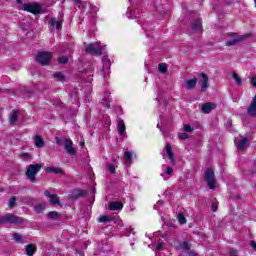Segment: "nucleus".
<instances>
[{
    "label": "nucleus",
    "mask_w": 256,
    "mask_h": 256,
    "mask_svg": "<svg viewBox=\"0 0 256 256\" xmlns=\"http://www.w3.org/2000/svg\"><path fill=\"white\" fill-rule=\"evenodd\" d=\"M200 77L201 91L205 92L209 89V77L205 73L200 74Z\"/></svg>",
    "instance_id": "9d476101"
},
{
    "label": "nucleus",
    "mask_w": 256,
    "mask_h": 256,
    "mask_svg": "<svg viewBox=\"0 0 256 256\" xmlns=\"http://www.w3.org/2000/svg\"><path fill=\"white\" fill-rule=\"evenodd\" d=\"M192 31L193 33H201L203 31L201 19H197L192 23Z\"/></svg>",
    "instance_id": "4468645a"
},
{
    "label": "nucleus",
    "mask_w": 256,
    "mask_h": 256,
    "mask_svg": "<svg viewBox=\"0 0 256 256\" xmlns=\"http://www.w3.org/2000/svg\"><path fill=\"white\" fill-rule=\"evenodd\" d=\"M232 78L234 79L237 85H243V79L240 78L239 74L233 73Z\"/></svg>",
    "instance_id": "7c9ffc66"
},
{
    "label": "nucleus",
    "mask_w": 256,
    "mask_h": 256,
    "mask_svg": "<svg viewBox=\"0 0 256 256\" xmlns=\"http://www.w3.org/2000/svg\"><path fill=\"white\" fill-rule=\"evenodd\" d=\"M45 207H47L46 203H40L34 207L36 213H43L45 211Z\"/></svg>",
    "instance_id": "c85d7f7f"
},
{
    "label": "nucleus",
    "mask_w": 256,
    "mask_h": 256,
    "mask_svg": "<svg viewBox=\"0 0 256 256\" xmlns=\"http://www.w3.org/2000/svg\"><path fill=\"white\" fill-rule=\"evenodd\" d=\"M56 143H57V145H64V142H63V140H61V139H59V138H57L56 139Z\"/></svg>",
    "instance_id": "603ef678"
},
{
    "label": "nucleus",
    "mask_w": 256,
    "mask_h": 256,
    "mask_svg": "<svg viewBox=\"0 0 256 256\" xmlns=\"http://www.w3.org/2000/svg\"><path fill=\"white\" fill-rule=\"evenodd\" d=\"M18 117H19V112L18 111H13L10 115V123L12 125H15L17 123Z\"/></svg>",
    "instance_id": "bb28decb"
},
{
    "label": "nucleus",
    "mask_w": 256,
    "mask_h": 256,
    "mask_svg": "<svg viewBox=\"0 0 256 256\" xmlns=\"http://www.w3.org/2000/svg\"><path fill=\"white\" fill-rule=\"evenodd\" d=\"M157 205H163V201H158L155 207H157Z\"/></svg>",
    "instance_id": "864d4df0"
},
{
    "label": "nucleus",
    "mask_w": 256,
    "mask_h": 256,
    "mask_svg": "<svg viewBox=\"0 0 256 256\" xmlns=\"http://www.w3.org/2000/svg\"><path fill=\"white\" fill-rule=\"evenodd\" d=\"M157 127L159 128V124H157Z\"/></svg>",
    "instance_id": "680f3d73"
},
{
    "label": "nucleus",
    "mask_w": 256,
    "mask_h": 256,
    "mask_svg": "<svg viewBox=\"0 0 256 256\" xmlns=\"http://www.w3.org/2000/svg\"><path fill=\"white\" fill-rule=\"evenodd\" d=\"M162 171H164V173H161V177H163L164 181H167V179L173 175V169L169 166L162 165Z\"/></svg>",
    "instance_id": "f8f14e48"
},
{
    "label": "nucleus",
    "mask_w": 256,
    "mask_h": 256,
    "mask_svg": "<svg viewBox=\"0 0 256 256\" xmlns=\"http://www.w3.org/2000/svg\"><path fill=\"white\" fill-rule=\"evenodd\" d=\"M13 240L16 242V243H25V237H23L21 234L19 233H15L13 235Z\"/></svg>",
    "instance_id": "cd10ccee"
},
{
    "label": "nucleus",
    "mask_w": 256,
    "mask_h": 256,
    "mask_svg": "<svg viewBox=\"0 0 256 256\" xmlns=\"http://www.w3.org/2000/svg\"><path fill=\"white\" fill-rule=\"evenodd\" d=\"M23 10L33 15H39L42 12L41 4L37 2L26 3L23 5Z\"/></svg>",
    "instance_id": "423d86ee"
},
{
    "label": "nucleus",
    "mask_w": 256,
    "mask_h": 256,
    "mask_svg": "<svg viewBox=\"0 0 256 256\" xmlns=\"http://www.w3.org/2000/svg\"><path fill=\"white\" fill-rule=\"evenodd\" d=\"M46 171L48 173H54L55 175H63V169L57 167H48Z\"/></svg>",
    "instance_id": "b1692460"
},
{
    "label": "nucleus",
    "mask_w": 256,
    "mask_h": 256,
    "mask_svg": "<svg viewBox=\"0 0 256 256\" xmlns=\"http://www.w3.org/2000/svg\"><path fill=\"white\" fill-rule=\"evenodd\" d=\"M110 93L109 92H106L104 94V98L102 99V105L103 107H106V109H109V107H111V99L109 98L110 97Z\"/></svg>",
    "instance_id": "412c9836"
},
{
    "label": "nucleus",
    "mask_w": 256,
    "mask_h": 256,
    "mask_svg": "<svg viewBox=\"0 0 256 256\" xmlns=\"http://www.w3.org/2000/svg\"><path fill=\"white\" fill-rule=\"evenodd\" d=\"M248 142H249V139H247V138L241 139L238 143H237V140H235V144H236L238 151H243V149H245V147H247Z\"/></svg>",
    "instance_id": "6ab92c4d"
},
{
    "label": "nucleus",
    "mask_w": 256,
    "mask_h": 256,
    "mask_svg": "<svg viewBox=\"0 0 256 256\" xmlns=\"http://www.w3.org/2000/svg\"><path fill=\"white\" fill-rule=\"evenodd\" d=\"M105 47L106 46H101V42L92 43L86 47V53H89L90 55H101L105 50Z\"/></svg>",
    "instance_id": "7ed1b4c3"
},
{
    "label": "nucleus",
    "mask_w": 256,
    "mask_h": 256,
    "mask_svg": "<svg viewBox=\"0 0 256 256\" xmlns=\"http://www.w3.org/2000/svg\"><path fill=\"white\" fill-rule=\"evenodd\" d=\"M80 145H83V142H81Z\"/></svg>",
    "instance_id": "052dcab7"
},
{
    "label": "nucleus",
    "mask_w": 256,
    "mask_h": 256,
    "mask_svg": "<svg viewBox=\"0 0 256 256\" xmlns=\"http://www.w3.org/2000/svg\"><path fill=\"white\" fill-rule=\"evenodd\" d=\"M255 165H256V160H255Z\"/></svg>",
    "instance_id": "e2e57ef3"
},
{
    "label": "nucleus",
    "mask_w": 256,
    "mask_h": 256,
    "mask_svg": "<svg viewBox=\"0 0 256 256\" xmlns=\"http://www.w3.org/2000/svg\"><path fill=\"white\" fill-rule=\"evenodd\" d=\"M3 223H13L14 225H21L23 218H19L13 214H6L0 217V225Z\"/></svg>",
    "instance_id": "39448f33"
},
{
    "label": "nucleus",
    "mask_w": 256,
    "mask_h": 256,
    "mask_svg": "<svg viewBox=\"0 0 256 256\" xmlns=\"http://www.w3.org/2000/svg\"><path fill=\"white\" fill-rule=\"evenodd\" d=\"M34 144L38 149H41L45 147V142L43 141V138L40 135H36L34 137Z\"/></svg>",
    "instance_id": "4be33fe9"
},
{
    "label": "nucleus",
    "mask_w": 256,
    "mask_h": 256,
    "mask_svg": "<svg viewBox=\"0 0 256 256\" xmlns=\"http://www.w3.org/2000/svg\"><path fill=\"white\" fill-rule=\"evenodd\" d=\"M107 169L110 173H115V166L113 164H107Z\"/></svg>",
    "instance_id": "37998d69"
},
{
    "label": "nucleus",
    "mask_w": 256,
    "mask_h": 256,
    "mask_svg": "<svg viewBox=\"0 0 256 256\" xmlns=\"http://www.w3.org/2000/svg\"><path fill=\"white\" fill-rule=\"evenodd\" d=\"M50 203H52V205H59V196H57V194H54L50 198Z\"/></svg>",
    "instance_id": "72a5a7b5"
},
{
    "label": "nucleus",
    "mask_w": 256,
    "mask_h": 256,
    "mask_svg": "<svg viewBox=\"0 0 256 256\" xmlns=\"http://www.w3.org/2000/svg\"><path fill=\"white\" fill-rule=\"evenodd\" d=\"M217 209H219V206L217 205V203L213 202L212 203V211L215 212V211H217Z\"/></svg>",
    "instance_id": "09e8293b"
},
{
    "label": "nucleus",
    "mask_w": 256,
    "mask_h": 256,
    "mask_svg": "<svg viewBox=\"0 0 256 256\" xmlns=\"http://www.w3.org/2000/svg\"><path fill=\"white\" fill-rule=\"evenodd\" d=\"M180 139H182L183 141H185V139H189V134L185 132L180 134Z\"/></svg>",
    "instance_id": "c03bdc74"
},
{
    "label": "nucleus",
    "mask_w": 256,
    "mask_h": 256,
    "mask_svg": "<svg viewBox=\"0 0 256 256\" xmlns=\"http://www.w3.org/2000/svg\"><path fill=\"white\" fill-rule=\"evenodd\" d=\"M158 71L163 74L167 73V64H165V63L159 64Z\"/></svg>",
    "instance_id": "473e14b6"
},
{
    "label": "nucleus",
    "mask_w": 256,
    "mask_h": 256,
    "mask_svg": "<svg viewBox=\"0 0 256 256\" xmlns=\"http://www.w3.org/2000/svg\"><path fill=\"white\" fill-rule=\"evenodd\" d=\"M131 159H133V153L126 151L124 153V163L125 165H131Z\"/></svg>",
    "instance_id": "a878e982"
},
{
    "label": "nucleus",
    "mask_w": 256,
    "mask_h": 256,
    "mask_svg": "<svg viewBox=\"0 0 256 256\" xmlns=\"http://www.w3.org/2000/svg\"><path fill=\"white\" fill-rule=\"evenodd\" d=\"M126 17H128V19H133V17L131 16V8L127 9Z\"/></svg>",
    "instance_id": "de8ad7c7"
},
{
    "label": "nucleus",
    "mask_w": 256,
    "mask_h": 256,
    "mask_svg": "<svg viewBox=\"0 0 256 256\" xmlns=\"http://www.w3.org/2000/svg\"><path fill=\"white\" fill-rule=\"evenodd\" d=\"M21 159H31V154H29V153H22L21 154Z\"/></svg>",
    "instance_id": "a18cd8bd"
},
{
    "label": "nucleus",
    "mask_w": 256,
    "mask_h": 256,
    "mask_svg": "<svg viewBox=\"0 0 256 256\" xmlns=\"http://www.w3.org/2000/svg\"><path fill=\"white\" fill-rule=\"evenodd\" d=\"M184 131L186 133H191L193 131V128L191 127V125H184Z\"/></svg>",
    "instance_id": "79ce46f5"
},
{
    "label": "nucleus",
    "mask_w": 256,
    "mask_h": 256,
    "mask_svg": "<svg viewBox=\"0 0 256 256\" xmlns=\"http://www.w3.org/2000/svg\"><path fill=\"white\" fill-rule=\"evenodd\" d=\"M108 209H110V211H121V209H123V203H121V202H110L108 204Z\"/></svg>",
    "instance_id": "a211bd4d"
},
{
    "label": "nucleus",
    "mask_w": 256,
    "mask_h": 256,
    "mask_svg": "<svg viewBox=\"0 0 256 256\" xmlns=\"http://www.w3.org/2000/svg\"><path fill=\"white\" fill-rule=\"evenodd\" d=\"M229 255L230 256H237V250H230Z\"/></svg>",
    "instance_id": "3c124183"
},
{
    "label": "nucleus",
    "mask_w": 256,
    "mask_h": 256,
    "mask_svg": "<svg viewBox=\"0 0 256 256\" xmlns=\"http://www.w3.org/2000/svg\"><path fill=\"white\" fill-rule=\"evenodd\" d=\"M250 245H251L252 249H254V251H256V242L252 240L250 242Z\"/></svg>",
    "instance_id": "8fccbe9b"
},
{
    "label": "nucleus",
    "mask_w": 256,
    "mask_h": 256,
    "mask_svg": "<svg viewBox=\"0 0 256 256\" xmlns=\"http://www.w3.org/2000/svg\"><path fill=\"white\" fill-rule=\"evenodd\" d=\"M184 87L188 91L195 89V87H197V78H191V79L186 80L184 83Z\"/></svg>",
    "instance_id": "ddd939ff"
},
{
    "label": "nucleus",
    "mask_w": 256,
    "mask_h": 256,
    "mask_svg": "<svg viewBox=\"0 0 256 256\" xmlns=\"http://www.w3.org/2000/svg\"><path fill=\"white\" fill-rule=\"evenodd\" d=\"M177 218L180 225H185V223H187V219L185 218V215L179 213Z\"/></svg>",
    "instance_id": "c9c22d12"
},
{
    "label": "nucleus",
    "mask_w": 256,
    "mask_h": 256,
    "mask_svg": "<svg viewBox=\"0 0 256 256\" xmlns=\"http://www.w3.org/2000/svg\"><path fill=\"white\" fill-rule=\"evenodd\" d=\"M53 54L51 52H38L36 55V61L39 65L45 66L51 63Z\"/></svg>",
    "instance_id": "f03ea898"
},
{
    "label": "nucleus",
    "mask_w": 256,
    "mask_h": 256,
    "mask_svg": "<svg viewBox=\"0 0 256 256\" xmlns=\"http://www.w3.org/2000/svg\"><path fill=\"white\" fill-rule=\"evenodd\" d=\"M44 195H45V197H48L49 199H51L55 194H51V192L49 190H46L44 192Z\"/></svg>",
    "instance_id": "49530a36"
},
{
    "label": "nucleus",
    "mask_w": 256,
    "mask_h": 256,
    "mask_svg": "<svg viewBox=\"0 0 256 256\" xmlns=\"http://www.w3.org/2000/svg\"><path fill=\"white\" fill-rule=\"evenodd\" d=\"M178 248L182 251H189V249H191V246L187 242H182L179 244Z\"/></svg>",
    "instance_id": "2f4dec72"
},
{
    "label": "nucleus",
    "mask_w": 256,
    "mask_h": 256,
    "mask_svg": "<svg viewBox=\"0 0 256 256\" xmlns=\"http://www.w3.org/2000/svg\"><path fill=\"white\" fill-rule=\"evenodd\" d=\"M156 99H157V101H159V96H157V98H156Z\"/></svg>",
    "instance_id": "4d7b16f0"
},
{
    "label": "nucleus",
    "mask_w": 256,
    "mask_h": 256,
    "mask_svg": "<svg viewBox=\"0 0 256 256\" xmlns=\"http://www.w3.org/2000/svg\"><path fill=\"white\" fill-rule=\"evenodd\" d=\"M74 1V3H79V0H73Z\"/></svg>",
    "instance_id": "5fc2aeb1"
},
{
    "label": "nucleus",
    "mask_w": 256,
    "mask_h": 256,
    "mask_svg": "<svg viewBox=\"0 0 256 256\" xmlns=\"http://www.w3.org/2000/svg\"><path fill=\"white\" fill-rule=\"evenodd\" d=\"M125 122L123 120L119 119L117 124V130L119 135H125Z\"/></svg>",
    "instance_id": "5701e85b"
},
{
    "label": "nucleus",
    "mask_w": 256,
    "mask_h": 256,
    "mask_svg": "<svg viewBox=\"0 0 256 256\" xmlns=\"http://www.w3.org/2000/svg\"><path fill=\"white\" fill-rule=\"evenodd\" d=\"M232 39L226 41L227 47H233L237 45L238 43H241L243 41V37L237 36L236 34H229Z\"/></svg>",
    "instance_id": "1a4fd4ad"
},
{
    "label": "nucleus",
    "mask_w": 256,
    "mask_h": 256,
    "mask_svg": "<svg viewBox=\"0 0 256 256\" xmlns=\"http://www.w3.org/2000/svg\"><path fill=\"white\" fill-rule=\"evenodd\" d=\"M64 149L68 155H75L77 153V150L73 147V141L71 139L64 140Z\"/></svg>",
    "instance_id": "6e6552de"
},
{
    "label": "nucleus",
    "mask_w": 256,
    "mask_h": 256,
    "mask_svg": "<svg viewBox=\"0 0 256 256\" xmlns=\"http://www.w3.org/2000/svg\"><path fill=\"white\" fill-rule=\"evenodd\" d=\"M249 79H250V83H251L252 87L256 88V75L250 76Z\"/></svg>",
    "instance_id": "a19ab883"
},
{
    "label": "nucleus",
    "mask_w": 256,
    "mask_h": 256,
    "mask_svg": "<svg viewBox=\"0 0 256 256\" xmlns=\"http://www.w3.org/2000/svg\"><path fill=\"white\" fill-rule=\"evenodd\" d=\"M26 255L33 256L35 251H37V246L35 244H28L25 246Z\"/></svg>",
    "instance_id": "aec40b11"
},
{
    "label": "nucleus",
    "mask_w": 256,
    "mask_h": 256,
    "mask_svg": "<svg viewBox=\"0 0 256 256\" xmlns=\"http://www.w3.org/2000/svg\"><path fill=\"white\" fill-rule=\"evenodd\" d=\"M159 251H163V242H160L156 245L155 254L159 253Z\"/></svg>",
    "instance_id": "ea45409f"
},
{
    "label": "nucleus",
    "mask_w": 256,
    "mask_h": 256,
    "mask_svg": "<svg viewBox=\"0 0 256 256\" xmlns=\"http://www.w3.org/2000/svg\"><path fill=\"white\" fill-rule=\"evenodd\" d=\"M101 73L104 79H107L111 75V61L107 58L103 60V67Z\"/></svg>",
    "instance_id": "0eeeda50"
},
{
    "label": "nucleus",
    "mask_w": 256,
    "mask_h": 256,
    "mask_svg": "<svg viewBox=\"0 0 256 256\" xmlns=\"http://www.w3.org/2000/svg\"><path fill=\"white\" fill-rule=\"evenodd\" d=\"M89 81H93V79H92V78H90V79H89Z\"/></svg>",
    "instance_id": "bf43d9fd"
},
{
    "label": "nucleus",
    "mask_w": 256,
    "mask_h": 256,
    "mask_svg": "<svg viewBox=\"0 0 256 256\" xmlns=\"http://www.w3.org/2000/svg\"><path fill=\"white\" fill-rule=\"evenodd\" d=\"M49 219H59V212L57 211H51L48 213Z\"/></svg>",
    "instance_id": "f704fd0d"
},
{
    "label": "nucleus",
    "mask_w": 256,
    "mask_h": 256,
    "mask_svg": "<svg viewBox=\"0 0 256 256\" xmlns=\"http://www.w3.org/2000/svg\"><path fill=\"white\" fill-rule=\"evenodd\" d=\"M42 167L43 165L41 164H30L27 167L26 176L31 183L37 182V173L41 171Z\"/></svg>",
    "instance_id": "f257e3e1"
},
{
    "label": "nucleus",
    "mask_w": 256,
    "mask_h": 256,
    "mask_svg": "<svg viewBox=\"0 0 256 256\" xmlns=\"http://www.w3.org/2000/svg\"><path fill=\"white\" fill-rule=\"evenodd\" d=\"M248 115L250 117H256V94L248 108Z\"/></svg>",
    "instance_id": "f3484780"
},
{
    "label": "nucleus",
    "mask_w": 256,
    "mask_h": 256,
    "mask_svg": "<svg viewBox=\"0 0 256 256\" xmlns=\"http://www.w3.org/2000/svg\"><path fill=\"white\" fill-rule=\"evenodd\" d=\"M87 195V191L82 189H74L71 192L72 199H79V197H85Z\"/></svg>",
    "instance_id": "dca6fc26"
},
{
    "label": "nucleus",
    "mask_w": 256,
    "mask_h": 256,
    "mask_svg": "<svg viewBox=\"0 0 256 256\" xmlns=\"http://www.w3.org/2000/svg\"><path fill=\"white\" fill-rule=\"evenodd\" d=\"M48 25H50V27L52 29H61V26L63 25V22L60 19L57 18H51L48 21Z\"/></svg>",
    "instance_id": "2eb2a0df"
},
{
    "label": "nucleus",
    "mask_w": 256,
    "mask_h": 256,
    "mask_svg": "<svg viewBox=\"0 0 256 256\" xmlns=\"http://www.w3.org/2000/svg\"><path fill=\"white\" fill-rule=\"evenodd\" d=\"M98 221L100 223H107L108 221H111V219L109 218V216H100Z\"/></svg>",
    "instance_id": "58836bf2"
},
{
    "label": "nucleus",
    "mask_w": 256,
    "mask_h": 256,
    "mask_svg": "<svg viewBox=\"0 0 256 256\" xmlns=\"http://www.w3.org/2000/svg\"><path fill=\"white\" fill-rule=\"evenodd\" d=\"M17 201V198L15 196L11 197L10 200H9V207L10 209H13V207H15V203Z\"/></svg>",
    "instance_id": "4c0bfd02"
},
{
    "label": "nucleus",
    "mask_w": 256,
    "mask_h": 256,
    "mask_svg": "<svg viewBox=\"0 0 256 256\" xmlns=\"http://www.w3.org/2000/svg\"><path fill=\"white\" fill-rule=\"evenodd\" d=\"M69 61V57L67 56H62L58 59L59 65H65Z\"/></svg>",
    "instance_id": "e433bc0d"
},
{
    "label": "nucleus",
    "mask_w": 256,
    "mask_h": 256,
    "mask_svg": "<svg viewBox=\"0 0 256 256\" xmlns=\"http://www.w3.org/2000/svg\"><path fill=\"white\" fill-rule=\"evenodd\" d=\"M166 153L170 161H175V156L173 155V150L171 149V144L169 143L166 144Z\"/></svg>",
    "instance_id": "393cba45"
},
{
    "label": "nucleus",
    "mask_w": 256,
    "mask_h": 256,
    "mask_svg": "<svg viewBox=\"0 0 256 256\" xmlns=\"http://www.w3.org/2000/svg\"><path fill=\"white\" fill-rule=\"evenodd\" d=\"M17 3H20V4H21V3H22V1H21V0H17Z\"/></svg>",
    "instance_id": "6e6d98bb"
},
{
    "label": "nucleus",
    "mask_w": 256,
    "mask_h": 256,
    "mask_svg": "<svg viewBox=\"0 0 256 256\" xmlns=\"http://www.w3.org/2000/svg\"><path fill=\"white\" fill-rule=\"evenodd\" d=\"M54 79H56V81H65V75L62 72H56L53 74Z\"/></svg>",
    "instance_id": "c756f323"
},
{
    "label": "nucleus",
    "mask_w": 256,
    "mask_h": 256,
    "mask_svg": "<svg viewBox=\"0 0 256 256\" xmlns=\"http://www.w3.org/2000/svg\"><path fill=\"white\" fill-rule=\"evenodd\" d=\"M204 179L209 189H215L217 187V181H215V173L211 169H207L204 173Z\"/></svg>",
    "instance_id": "20e7f679"
},
{
    "label": "nucleus",
    "mask_w": 256,
    "mask_h": 256,
    "mask_svg": "<svg viewBox=\"0 0 256 256\" xmlns=\"http://www.w3.org/2000/svg\"><path fill=\"white\" fill-rule=\"evenodd\" d=\"M217 105L212 102H207L201 105L202 113H205V115L209 114L213 109H215Z\"/></svg>",
    "instance_id": "9b49d317"
},
{
    "label": "nucleus",
    "mask_w": 256,
    "mask_h": 256,
    "mask_svg": "<svg viewBox=\"0 0 256 256\" xmlns=\"http://www.w3.org/2000/svg\"><path fill=\"white\" fill-rule=\"evenodd\" d=\"M1 191H3V188H0V193H1Z\"/></svg>",
    "instance_id": "13d9d810"
}]
</instances>
